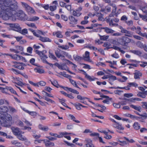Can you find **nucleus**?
<instances>
[{
	"label": "nucleus",
	"instance_id": "1",
	"mask_svg": "<svg viewBox=\"0 0 147 147\" xmlns=\"http://www.w3.org/2000/svg\"><path fill=\"white\" fill-rule=\"evenodd\" d=\"M11 0H0V8L1 11L6 10L7 12H13L16 10L18 6L16 4H11Z\"/></svg>",
	"mask_w": 147,
	"mask_h": 147
},
{
	"label": "nucleus",
	"instance_id": "2",
	"mask_svg": "<svg viewBox=\"0 0 147 147\" xmlns=\"http://www.w3.org/2000/svg\"><path fill=\"white\" fill-rule=\"evenodd\" d=\"M119 43L123 46H127L131 41V40L126 36H123L118 40Z\"/></svg>",
	"mask_w": 147,
	"mask_h": 147
},
{
	"label": "nucleus",
	"instance_id": "3",
	"mask_svg": "<svg viewBox=\"0 0 147 147\" xmlns=\"http://www.w3.org/2000/svg\"><path fill=\"white\" fill-rule=\"evenodd\" d=\"M119 28L121 30V33L125 34L124 35L125 36L129 37H132L133 34L132 32L127 30L120 26H119Z\"/></svg>",
	"mask_w": 147,
	"mask_h": 147
},
{
	"label": "nucleus",
	"instance_id": "4",
	"mask_svg": "<svg viewBox=\"0 0 147 147\" xmlns=\"http://www.w3.org/2000/svg\"><path fill=\"white\" fill-rule=\"evenodd\" d=\"M0 11L1 12H3L4 14L2 15V18L4 20H8L9 17H11L13 15V13L11 11L8 12L6 10L1 11V8H0Z\"/></svg>",
	"mask_w": 147,
	"mask_h": 147
},
{
	"label": "nucleus",
	"instance_id": "5",
	"mask_svg": "<svg viewBox=\"0 0 147 147\" xmlns=\"http://www.w3.org/2000/svg\"><path fill=\"white\" fill-rule=\"evenodd\" d=\"M0 89L5 92H7L9 90L11 93L17 95L16 91L11 87L7 86L5 88H4L0 87Z\"/></svg>",
	"mask_w": 147,
	"mask_h": 147
},
{
	"label": "nucleus",
	"instance_id": "6",
	"mask_svg": "<svg viewBox=\"0 0 147 147\" xmlns=\"http://www.w3.org/2000/svg\"><path fill=\"white\" fill-rule=\"evenodd\" d=\"M8 111V109L6 107L4 106H1L0 107V115H3V117H5V116H7V115H9V114L6 113V115L5 114V113L7 112Z\"/></svg>",
	"mask_w": 147,
	"mask_h": 147
},
{
	"label": "nucleus",
	"instance_id": "7",
	"mask_svg": "<svg viewBox=\"0 0 147 147\" xmlns=\"http://www.w3.org/2000/svg\"><path fill=\"white\" fill-rule=\"evenodd\" d=\"M82 9V7H78L75 10H73L72 12V15L74 16L78 17L82 13L80 11Z\"/></svg>",
	"mask_w": 147,
	"mask_h": 147
},
{
	"label": "nucleus",
	"instance_id": "8",
	"mask_svg": "<svg viewBox=\"0 0 147 147\" xmlns=\"http://www.w3.org/2000/svg\"><path fill=\"white\" fill-rule=\"evenodd\" d=\"M11 128L13 134L15 136H17L21 134L22 131L19 128L12 127Z\"/></svg>",
	"mask_w": 147,
	"mask_h": 147
},
{
	"label": "nucleus",
	"instance_id": "9",
	"mask_svg": "<svg viewBox=\"0 0 147 147\" xmlns=\"http://www.w3.org/2000/svg\"><path fill=\"white\" fill-rule=\"evenodd\" d=\"M85 147H94V145L92 143V141L90 139H86L85 140Z\"/></svg>",
	"mask_w": 147,
	"mask_h": 147
},
{
	"label": "nucleus",
	"instance_id": "10",
	"mask_svg": "<svg viewBox=\"0 0 147 147\" xmlns=\"http://www.w3.org/2000/svg\"><path fill=\"white\" fill-rule=\"evenodd\" d=\"M106 21L109 24L110 26H118L117 24L114 23L112 22V19H110L109 17H107L105 18Z\"/></svg>",
	"mask_w": 147,
	"mask_h": 147
},
{
	"label": "nucleus",
	"instance_id": "11",
	"mask_svg": "<svg viewBox=\"0 0 147 147\" xmlns=\"http://www.w3.org/2000/svg\"><path fill=\"white\" fill-rule=\"evenodd\" d=\"M69 20L70 21V24H77L78 19L74 17L70 16L68 17Z\"/></svg>",
	"mask_w": 147,
	"mask_h": 147
},
{
	"label": "nucleus",
	"instance_id": "12",
	"mask_svg": "<svg viewBox=\"0 0 147 147\" xmlns=\"http://www.w3.org/2000/svg\"><path fill=\"white\" fill-rule=\"evenodd\" d=\"M14 14H15V15L18 17H20L21 18H23L22 19V20H23L24 18H25L26 17V15L22 10H19L17 12H16V13H13V15Z\"/></svg>",
	"mask_w": 147,
	"mask_h": 147
},
{
	"label": "nucleus",
	"instance_id": "13",
	"mask_svg": "<svg viewBox=\"0 0 147 147\" xmlns=\"http://www.w3.org/2000/svg\"><path fill=\"white\" fill-rule=\"evenodd\" d=\"M14 63H15V65H13L14 67L22 70L24 69V67H23L21 63L16 62H14Z\"/></svg>",
	"mask_w": 147,
	"mask_h": 147
},
{
	"label": "nucleus",
	"instance_id": "14",
	"mask_svg": "<svg viewBox=\"0 0 147 147\" xmlns=\"http://www.w3.org/2000/svg\"><path fill=\"white\" fill-rule=\"evenodd\" d=\"M113 126L114 127L117 129L119 130H123L124 129L123 127L122 126L121 124L118 123H114L113 124Z\"/></svg>",
	"mask_w": 147,
	"mask_h": 147
},
{
	"label": "nucleus",
	"instance_id": "15",
	"mask_svg": "<svg viewBox=\"0 0 147 147\" xmlns=\"http://www.w3.org/2000/svg\"><path fill=\"white\" fill-rule=\"evenodd\" d=\"M134 78L135 79H139L140 78L139 77L142 76V73L139 71L137 70L135 71V73H134Z\"/></svg>",
	"mask_w": 147,
	"mask_h": 147
},
{
	"label": "nucleus",
	"instance_id": "16",
	"mask_svg": "<svg viewBox=\"0 0 147 147\" xmlns=\"http://www.w3.org/2000/svg\"><path fill=\"white\" fill-rule=\"evenodd\" d=\"M39 38V40L43 42H51V40L47 37H43L40 36Z\"/></svg>",
	"mask_w": 147,
	"mask_h": 147
},
{
	"label": "nucleus",
	"instance_id": "17",
	"mask_svg": "<svg viewBox=\"0 0 147 147\" xmlns=\"http://www.w3.org/2000/svg\"><path fill=\"white\" fill-rule=\"evenodd\" d=\"M10 26L13 28H16L19 31H21V28L20 27L19 25L17 24H10Z\"/></svg>",
	"mask_w": 147,
	"mask_h": 147
},
{
	"label": "nucleus",
	"instance_id": "18",
	"mask_svg": "<svg viewBox=\"0 0 147 147\" xmlns=\"http://www.w3.org/2000/svg\"><path fill=\"white\" fill-rule=\"evenodd\" d=\"M102 29L105 30V31L107 33H113L115 31L107 27H103Z\"/></svg>",
	"mask_w": 147,
	"mask_h": 147
},
{
	"label": "nucleus",
	"instance_id": "19",
	"mask_svg": "<svg viewBox=\"0 0 147 147\" xmlns=\"http://www.w3.org/2000/svg\"><path fill=\"white\" fill-rule=\"evenodd\" d=\"M130 107L140 112L141 109V107L140 106H137L133 105H130Z\"/></svg>",
	"mask_w": 147,
	"mask_h": 147
},
{
	"label": "nucleus",
	"instance_id": "20",
	"mask_svg": "<svg viewBox=\"0 0 147 147\" xmlns=\"http://www.w3.org/2000/svg\"><path fill=\"white\" fill-rule=\"evenodd\" d=\"M130 52L138 56H140L142 54L141 52L139 50H130Z\"/></svg>",
	"mask_w": 147,
	"mask_h": 147
},
{
	"label": "nucleus",
	"instance_id": "21",
	"mask_svg": "<svg viewBox=\"0 0 147 147\" xmlns=\"http://www.w3.org/2000/svg\"><path fill=\"white\" fill-rule=\"evenodd\" d=\"M117 79V77L116 76L110 75L109 76L108 82H113L116 80Z\"/></svg>",
	"mask_w": 147,
	"mask_h": 147
},
{
	"label": "nucleus",
	"instance_id": "22",
	"mask_svg": "<svg viewBox=\"0 0 147 147\" xmlns=\"http://www.w3.org/2000/svg\"><path fill=\"white\" fill-rule=\"evenodd\" d=\"M140 9L142 10L144 13H146L147 15V5L144 6H140Z\"/></svg>",
	"mask_w": 147,
	"mask_h": 147
},
{
	"label": "nucleus",
	"instance_id": "23",
	"mask_svg": "<svg viewBox=\"0 0 147 147\" xmlns=\"http://www.w3.org/2000/svg\"><path fill=\"white\" fill-rule=\"evenodd\" d=\"M55 53L56 55L58 58H60L62 56L61 51L60 49H59L57 51H56Z\"/></svg>",
	"mask_w": 147,
	"mask_h": 147
},
{
	"label": "nucleus",
	"instance_id": "24",
	"mask_svg": "<svg viewBox=\"0 0 147 147\" xmlns=\"http://www.w3.org/2000/svg\"><path fill=\"white\" fill-rule=\"evenodd\" d=\"M49 57L50 58L53 60H56L57 61H58L57 59V58H56V57H55L54 55H53L52 53H51L50 51H49Z\"/></svg>",
	"mask_w": 147,
	"mask_h": 147
},
{
	"label": "nucleus",
	"instance_id": "25",
	"mask_svg": "<svg viewBox=\"0 0 147 147\" xmlns=\"http://www.w3.org/2000/svg\"><path fill=\"white\" fill-rule=\"evenodd\" d=\"M17 136L18 138L20 140L24 141L27 140V138L24 136H23L21 134Z\"/></svg>",
	"mask_w": 147,
	"mask_h": 147
},
{
	"label": "nucleus",
	"instance_id": "26",
	"mask_svg": "<svg viewBox=\"0 0 147 147\" xmlns=\"http://www.w3.org/2000/svg\"><path fill=\"white\" fill-rule=\"evenodd\" d=\"M133 126L134 128L136 130H138L140 127V124L137 122H135Z\"/></svg>",
	"mask_w": 147,
	"mask_h": 147
},
{
	"label": "nucleus",
	"instance_id": "27",
	"mask_svg": "<svg viewBox=\"0 0 147 147\" xmlns=\"http://www.w3.org/2000/svg\"><path fill=\"white\" fill-rule=\"evenodd\" d=\"M45 144L46 146L47 147L53 146L54 145V144L53 143L49 141H48L46 142Z\"/></svg>",
	"mask_w": 147,
	"mask_h": 147
},
{
	"label": "nucleus",
	"instance_id": "28",
	"mask_svg": "<svg viewBox=\"0 0 147 147\" xmlns=\"http://www.w3.org/2000/svg\"><path fill=\"white\" fill-rule=\"evenodd\" d=\"M69 81L73 86L78 88L80 89V88L78 86L76 82L75 81L71 79H69Z\"/></svg>",
	"mask_w": 147,
	"mask_h": 147
},
{
	"label": "nucleus",
	"instance_id": "29",
	"mask_svg": "<svg viewBox=\"0 0 147 147\" xmlns=\"http://www.w3.org/2000/svg\"><path fill=\"white\" fill-rule=\"evenodd\" d=\"M74 105L76 107V109L78 110H80L81 109L80 107L82 106V104L78 103L74 104Z\"/></svg>",
	"mask_w": 147,
	"mask_h": 147
},
{
	"label": "nucleus",
	"instance_id": "30",
	"mask_svg": "<svg viewBox=\"0 0 147 147\" xmlns=\"http://www.w3.org/2000/svg\"><path fill=\"white\" fill-rule=\"evenodd\" d=\"M50 81L51 82V84L53 85L57 88H59V86H58V83L57 80H54L53 81Z\"/></svg>",
	"mask_w": 147,
	"mask_h": 147
},
{
	"label": "nucleus",
	"instance_id": "31",
	"mask_svg": "<svg viewBox=\"0 0 147 147\" xmlns=\"http://www.w3.org/2000/svg\"><path fill=\"white\" fill-rule=\"evenodd\" d=\"M16 51H18V53L20 51H22L23 50V47L20 46H16Z\"/></svg>",
	"mask_w": 147,
	"mask_h": 147
},
{
	"label": "nucleus",
	"instance_id": "32",
	"mask_svg": "<svg viewBox=\"0 0 147 147\" xmlns=\"http://www.w3.org/2000/svg\"><path fill=\"white\" fill-rule=\"evenodd\" d=\"M137 95L139 97H142L143 98H146V96L145 95L143 92H140L137 94Z\"/></svg>",
	"mask_w": 147,
	"mask_h": 147
},
{
	"label": "nucleus",
	"instance_id": "33",
	"mask_svg": "<svg viewBox=\"0 0 147 147\" xmlns=\"http://www.w3.org/2000/svg\"><path fill=\"white\" fill-rule=\"evenodd\" d=\"M128 86L129 87H131L132 86L136 87L138 86V84L135 82L128 83Z\"/></svg>",
	"mask_w": 147,
	"mask_h": 147
},
{
	"label": "nucleus",
	"instance_id": "34",
	"mask_svg": "<svg viewBox=\"0 0 147 147\" xmlns=\"http://www.w3.org/2000/svg\"><path fill=\"white\" fill-rule=\"evenodd\" d=\"M84 58L86 59L85 60L86 61H88L89 59V53L88 52L86 51L85 52Z\"/></svg>",
	"mask_w": 147,
	"mask_h": 147
},
{
	"label": "nucleus",
	"instance_id": "35",
	"mask_svg": "<svg viewBox=\"0 0 147 147\" xmlns=\"http://www.w3.org/2000/svg\"><path fill=\"white\" fill-rule=\"evenodd\" d=\"M99 36L100 37V39L101 40H105L107 39H108L109 37V36H102L99 35Z\"/></svg>",
	"mask_w": 147,
	"mask_h": 147
},
{
	"label": "nucleus",
	"instance_id": "36",
	"mask_svg": "<svg viewBox=\"0 0 147 147\" xmlns=\"http://www.w3.org/2000/svg\"><path fill=\"white\" fill-rule=\"evenodd\" d=\"M138 47L141 48H143L144 47V45L140 41H138L136 43Z\"/></svg>",
	"mask_w": 147,
	"mask_h": 147
},
{
	"label": "nucleus",
	"instance_id": "37",
	"mask_svg": "<svg viewBox=\"0 0 147 147\" xmlns=\"http://www.w3.org/2000/svg\"><path fill=\"white\" fill-rule=\"evenodd\" d=\"M69 116L71 118V119L72 120L74 121H75L76 123H80V121L78 120H75L76 118L75 117L72 115L70 114L69 115Z\"/></svg>",
	"mask_w": 147,
	"mask_h": 147
},
{
	"label": "nucleus",
	"instance_id": "38",
	"mask_svg": "<svg viewBox=\"0 0 147 147\" xmlns=\"http://www.w3.org/2000/svg\"><path fill=\"white\" fill-rule=\"evenodd\" d=\"M34 70L36 72L40 74H42L44 72V70L43 69L40 68L35 69Z\"/></svg>",
	"mask_w": 147,
	"mask_h": 147
},
{
	"label": "nucleus",
	"instance_id": "39",
	"mask_svg": "<svg viewBox=\"0 0 147 147\" xmlns=\"http://www.w3.org/2000/svg\"><path fill=\"white\" fill-rule=\"evenodd\" d=\"M85 77L90 81H94L95 79H96L94 77H93V78H92L91 76L88 75Z\"/></svg>",
	"mask_w": 147,
	"mask_h": 147
},
{
	"label": "nucleus",
	"instance_id": "40",
	"mask_svg": "<svg viewBox=\"0 0 147 147\" xmlns=\"http://www.w3.org/2000/svg\"><path fill=\"white\" fill-rule=\"evenodd\" d=\"M27 113H29L30 115L32 116H36L37 113L36 112L30 111H26Z\"/></svg>",
	"mask_w": 147,
	"mask_h": 147
},
{
	"label": "nucleus",
	"instance_id": "41",
	"mask_svg": "<svg viewBox=\"0 0 147 147\" xmlns=\"http://www.w3.org/2000/svg\"><path fill=\"white\" fill-rule=\"evenodd\" d=\"M10 56L12 57V58L15 59L16 60H19V58H18V55L15 54L13 55H10Z\"/></svg>",
	"mask_w": 147,
	"mask_h": 147
},
{
	"label": "nucleus",
	"instance_id": "42",
	"mask_svg": "<svg viewBox=\"0 0 147 147\" xmlns=\"http://www.w3.org/2000/svg\"><path fill=\"white\" fill-rule=\"evenodd\" d=\"M66 67V66L65 64H62L61 65H60L59 69L62 70H66V69L65 67Z\"/></svg>",
	"mask_w": 147,
	"mask_h": 147
},
{
	"label": "nucleus",
	"instance_id": "43",
	"mask_svg": "<svg viewBox=\"0 0 147 147\" xmlns=\"http://www.w3.org/2000/svg\"><path fill=\"white\" fill-rule=\"evenodd\" d=\"M140 116L141 117H138V118L143 120L147 118V115L146 114V113H144L143 114L140 115Z\"/></svg>",
	"mask_w": 147,
	"mask_h": 147
},
{
	"label": "nucleus",
	"instance_id": "44",
	"mask_svg": "<svg viewBox=\"0 0 147 147\" xmlns=\"http://www.w3.org/2000/svg\"><path fill=\"white\" fill-rule=\"evenodd\" d=\"M127 17L126 16L124 15L121 17V20L122 21H124L125 22V21H127Z\"/></svg>",
	"mask_w": 147,
	"mask_h": 147
},
{
	"label": "nucleus",
	"instance_id": "45",
	"mask_svg": "<svg viewBox=\"0 0 147 147\" xmlns=\"http://www.w3.org/2000/svg\"><path fill=\"white\" fill-rule=\"evenodd\" d=\"M44 99L46 100V101L49 102L51 103H55V102L53 100H52L50 99L49 98L45 96L44 98Z\"/></svg>",
	"mask_w": 147,
	"mask_h": 147
},
{
	"label": "nucleus",
	"instance_id": "46",
	"mask_svg": "<svg viewBox=\"0 0 147 147\" xmlns=\"http://www.w3.org/2000/svg\"><path fill=\"white\" fill-rule=\"evenodd\" d=\"M69 89V91L71 92L77 94H79V92L75 90L74 89L71 88H70Z\"/></svg>",
	"mask_w": 147,
	"mask_h": 147
},
{
	"label": "nucleus",
	"instance_id": "47",
	"mask_svg": "<svg viewBox=\"0 0 147 147\" xmlns=\"http://www.w3.org/2000/svg\"><path fill=\"white\" fill-rule=\"evenodd\" d=\"M64 142H65V144L67 145L68 146H69L71 147H75V145L72 144V143H70L68 142L67 141H64Z\"/></svg>",
	"mask_w": 147,
	"mask_h": 147
},
{
	"label": "nucleus",
	"instance_id": "48",
	"mask_svg": "<svg viewBox=\"0 0 147 147\" xmlns=\"http://www.w3.org/2000/svg\"><path fill=\"white\" fill-rule=\"evenodd\" d=\"M56 36L59 38H62L63 37V36L61 34L60 32L58 31L56 33Z\"/></svg>",
	"mask_w": 147,
	"mask_h": 147
},
{
	"label": "nucleus",
	"instance_id": "49",
	"mask_svg": "<svg viewBox=\"0 0 147 147\" xmlns=\"http://www.w3.org/2000/svg\"><path fill=\"white\" fill-rule=\"evenodd\" d=\"M123 138L126 140L127 142L130 143H133L135 142V141L132 139L129 140L128 138L125 137H123Z\"/></svg>",
	"mask_w": 147,
	"mask_h": 147
},
{
	"label": "nucleus",
	"instance_id": "50",
	"mask_svg": "<svg viewBox=\"0 0 147 147\" xmlns=\"http://www.w3.org/2000/svg\"><path fill=\"white\" fill-rule=\"evenodd\" d=\"M39 19V18L36 16L32 17L30 18V21H35Z\"/></svg>",
	"mask_w": 147,
	"mask_h": 147
},
{
	"label": "nucleus",
	"instance_id": "51",
	"mask_svg": "<svg viewBox=\"0 0 147 147\" xmlns=\"http://www.w3.org/2000/svg\"><path fill=\"white\" fill-rule=\"evenodd\" d=\"M118 141L119 142L121 143V144H120V145L121 146H124L125 145L128 144V142H127L125 141H120L119 140Z\"/></svg>",
	"mask_w": 147,
	"mask_h": 147
},
{
	"label": "nucleus",
	"instance_id": "52",
	"mask_svg": "<svg viewBox=\"0 0 147 147\" xmlns=\"http://www.w3.org/2000/svg\"><path fill=\"white\" fill-rule=\"evenodd\" d=\"M71 134V133H61V134L60 135H57H57H56V137L58 138H61L63 137V136L65 134Z\"/></svg>",
	"mask_w": 147,
	"mask_h": 147
},
{
	"label": "nucleus",
	"instance_id": "53",
	"mask_svg": "<svg viewBox=\"0 0 147 147\" xmlns=\"http://www.w3.org/2000/svg\"><path fill=\"white\" fill-rule=\"evenodd\" d=\"M142 107L143 108L147 109V102H142Z\"/></svg>",
	"mask_w": 147,
	"mask_h": 147
},
{
	"label": "nucleus",
	"instance_id": "54",
	"mask_svg": "<svg viewBox=\"0 0 147 147\" xmlns=\"http://www.w3.org/2000/svg\"><path fill=\"white\" fill-rule=\"evenodd\" d=\"M9 108L10 111L13 113H16L17 111L16 110L11 107L9 106Z\"/></svg>",
	"mask_w": 147,
	"mask_h": 147
},
{
	"label": "nucleus",
	"instance_id": "55",
	"mask_svg": "<svg viewBox=\"0 0 147 147\" xmlns=\"http://www.w3.org/2000/svg\"><path fill=\"white\" fill-rule=\"evenodd\" d=\"M103 15H102L101 13L98 14L97 16L98 17V20L99 21H102L103 20Z\"/></svg>",
	"mask_w": 147,
	"mask_h": 147
},
{
	"label": "nucleus",
	"instance_id": "56",
	"mask_svg": "<svg viewBox=\"0 0 147 147\" xmlns=\"http://www.w3.org/2000/svg\"><path fill=\"white\" fill-rule=\"evenodd\" d=\"M125 23L129 26H132L133 25V21L131 20L125 21Z\"/></svg>",
	"mask_w": 147,
	"mask_h": 147
},
{
	"label": "nucleus",
	"instance_id": "57",
	"mask_svg": "<svg viewBox=\"0 0 147 147\" xmlns=\"http://www.w3.org/2000/svg\"><path fill=\"white\" fill-rule=\"evenodd\" d=\"M133 96V94L132 93L125 94H124V96L125 97L129 98L130 97H131Z\"/></svg>",
	"mask_w": 147,
	"mask_h": 147
},
{
	"label": "nucleus",
	"instance_id": "58",
	"mask_svg": "<svg viewBox=\"0 0 147 147\" xmlns=\"http://www.w3.org/2000/svg\"><path fill=\"white\" fill-rule=\"evenodd\" d=\"M61 18L65 21H66L68 19L67 16L65 15L62 14L61 15Z\"/></svg>",
	"mask_w": 147,
	"mask_h": 147
},
{
	"label": "nucleus",
	"instance_id": "59",
	"mask_svg": "<svg viewBox=\"0 0 147 147\" xmlns=\"http://www.w3.org/2000/svg\"><path fill=\"white\" fill-rule=\"evenodd\" d=\"M32 47H29L27 48V51L30 53L31 54L32 53Z\"/></svg>",
	"mask_w": 147,
	"mask_h": 147
},
{
	"label": "nucleus",
	"instance_id": "60",
	"mask_svg": "<svg viewBox=\"0 0 147 147\" xmlns=\"http://www.w3.org/2000/svg\"><path fill=\"white\" fill-rule=\"evenodd\" d=\"M50 10L51 11H53L55 10L56 9V6L55 5L50 6L49 7Z\"/></svg>",
	"mask_w": 147,
	"mask_h": 147
},
{
	"label": "nucleus",
	"instance_id": "61",
	"mask_svg": "<svg viewBox=\"0 0 147 147\" xmlns=\"http://www.w3.org/2000/svg\"><path fill=\"white\" fill-rule=\"evenodd\" d=\"M77 98L80 100H83L85 99V98L88 99V98L85 97H82L80 95H78L77 96Z\"/></svg>",
	"mask_w": 147,
	"mask_h": 147
},
{
	"label": "nucleus",
	"instance_id": "62",
	"mask_svg": "<svg viewBox=\"0 0 147 147\" xmlns=\"http://www.w3.org/2000/svg\"><path fill=\"white\" fill-rule=\"evenodd\" d=\"M111 56L112 57L116 59H117L119 58V55L115 52L114 54H112Z\"/></svg>",
	"mask_w": 147,
	"mask_h": 147
},
{
	"label": "nucleus",
	"instance_id": "63",
	"mask_svg": "<svg viewBox=\"0 0 147 147\" xmlns=\"http://www.w3.org/2000/svg\"><path fill=\"white\" fill-rule=\"evenodd\" d=\"M11 70L15 73V74H21L20 71L18 70H16L12 68Z\"/></svg>",
	"mask_w": 147,
	"mask_h": 147
},
{
	"label": "nucleus",
	"instance_id": "64",
	"mask_svg": "<svg viewBox=\"0 0 147 147\" xmlns=\"http://www.w3.org/2000/svg\"><path fill=\"white\" fill-rule=\"evenodd\" d=\"M113 105L116 108H119L120 107V104L119 103V102L118 104L113 103Z\"/></svg>",
	"mask_w": 147,
	"mask_h": 147
}]
</instances>
